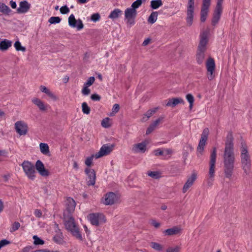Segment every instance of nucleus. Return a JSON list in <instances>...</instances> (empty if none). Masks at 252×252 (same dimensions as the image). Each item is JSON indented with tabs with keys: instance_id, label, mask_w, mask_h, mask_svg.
Listing matches in <instances>:
<instances>
[{
	"instance_id": "f257e3e1",
	"label": "nucleus",
	"mask_w": 252,
	"mask_h": 252,
	"mask_svg": "<svg viewBox=\"0 0 252 252\" xmlns=\"http://www.w3.org/2000/svg\"><path fill=\"white\" fill-rule=\"evenodd\" d=\"M234 138L232 132H228L225 143L223 154L224 172L226 177L230 178L234 168Z\"/></svg>"
},
{
	"instance_id": "f03ea898",
	"label": "nucleus",
	"mask_w": 252,
	"mask_h": 252,
	"mask_svg": "<svg viewBox=\"0 0 252 252\" xmlns=\"http://www.w3.org/2000/svg\"><path fill=\"white\" fill-rule=\"evenodd\" d=\"M64 225L66 229L70 231L72 235L82 240V235L72 216L65 218L63 217Z\"/></svg>"
},
{
	"instance_id": "7ed1b4c3",
	"label": "nucleus",
	"mask_w": 252,
	"mask_h": 252,
	"mask_svg": "<svg viewBox=\"0 0 252 252\" xmlns=\"http://www.w3.org/2000/svg\"><path fill=\"white\" fill-rule=\"evenodd\" d=\"M241 152V158L243 167L245 172L247 173L250 170L251 159L248 154L247 147L245 144H242Z\"/></svg>"
},
{
	"instance_id": "20e7f679",
	"label": "nucleus",
	"mask_w": 252,
	"mask_h": 252,
	"mask_svg": "<svg viewBox=\"0 0 252 252\" xmlns=\"http://www.w3.org/2000/svg\"><path fill=\"white\" fill-rule=\"evenodd\" d=\"M76 205V202L72 198L66 197L64 201V209L63 211V217L67 218L72 216Z\"/></svg>"
},
{
	"instance_id": "39448f33",
	"label": "nucleus",
	"mask_w": 252,
	"mask_h": 252,
	"mask_svg": "<svg viewBox=\"0 0 252 252\" xmlns=\"http://www.w3.org/2000/svg\"><path fill=\"white\" fill-rule=\"evenodd\" d=\"M23 170L27 177L33 180L35 178V170L34 165L31 162L24 160L22 164Z\"/></svg>"
},
{
	"instance_id": "423d86ee",
	"label": "nucleus",
	"mask_w": 252,
	"mask_h": 252,
	"mask_svg": "<svg viewBox=\"0 0 252 252\" xmlns=\"http://www.w3.org/2000/svg\"><path fill=\"white\" fill-rule=\"evenodd\" d=\"M217 158V149L216 147L213 148L211 153L209 160V177L210 179H213L215 176V164Z\"/></svg>"
},
{
	"instance_id": "0eeeda50",
	"label": "nucleus",
	"mask_w": 252,
	"mask_h": 252,
	"mask_svg": "<svg viewBox=\"0 0 252 252\" xmlns=\"http://www.w3.org/2000/svg\"><path fill=\"white\" fill-rule=\"evenodd\" d=\"M223 1V0H217V5L214 10L212 19V25L213 26H216L220 19V16L222 12V4Z\"/></svg>"
},
{
	"instance_id": "6e6552de",
	"label": "nucleus",
	"mask_w": 252,
	"mask_h": 252,
	"mask_svg": "<svg viewBox=\"0 0 252 252\" xmlns=\"http://www.w3.org/2000/svg\"><path fill=\"white\" fill-rule=\"evenodd\" d=\"M206 67L207 70V77L210 80H212L215 77L214 74L216 68L215 60L213 58L209 57L206 61Z\"/></svg>"
},
{
	"instance_id": "1a4fd4ad",
	"label": "nucleus",
	"mask_w": 252,
	"mask_h": 252,
	"mask_svg": "<svg viewBox=\"0 0 252 252\" xmlns=\"http://www.w3.org/2000/svg\"><path fill=\"white\" fill-rule=\"evenodd\" d=\"M14 126L16 132L20 135H25L28 132V126L24 121H17L15 123Z\"/></svg>"
},
{
	"instance_id": "9d476101",
	"label": "nucleus",
	"mask_w": 252,
	"mask_h": 252,
	"mask_svg": "<svg viewBox=\"0 0 252 252\" xmlns=\"http://www.w3.org/2000/svg\"><path fill=\"white\" fill-rule=\"evenodd\" d=\"M89 219L93 225L97 226L100 223L105 222L106 221L104 215L100 213H93L89 215Z\"/></svg>"
},
{
	"instance_id": "9b49d317",
	"label": "nucleus",
	"mask_w": 252,
	"mask_h": 252,
	"mask_svg": "<svg viewBox=\"0 0 252 252\" xmlns=\"http://www.w3.org/2000/svg\"><path fill=\"white\" fill-rule=\"evenodd\" d=\"M211 0H203L200 12V20L202 22L205 21L209 9L211 4Z\"/></svg>"
},
{
	"instance_id": "f8f14e48",
	"label": "nucleus",
	"mask_w": 252,
	"mask_h": 252,
	"mask_svg": "<svg viewBox=\"0 0 252 252\" xmlns=\"http://www.w3.org/2000/svg\"><path fill=\"white\" fill-rule=\"evenodd\" d=\"M208 31H204L201 33L200 37L199 44L198 47V51H205L206 50V45L208 42Z\"/></svg>"
},
{
	"instance_id": "ddd939ff",
	"label": "nucleus",
	"mask_w": 252,
	"mask_h": 252,
	"mask_svg": "<svg viewBox=\"0 0 252 252\" xmlns=\"http://www.w3.org/2000/svg\"><path fill=\"white\" fill-rule=\"evenodd\" d=\"M85 172L88 176L87 185L88 186L94 185L96 179V173L95 171L90 167H87L85 169Z\"/></svg>"
},
{
	"instance_id": "4468645a",
	"label": "nucleus",
	"mask_w": 252,
	"mask_h": 252,
	"mask_svg": "<svg viewBox=\"0 0 252 252\" xmlns=\"http://www.w3.org/2000/svg\"><path fill=\"white\" fill-rule=\"evenodd\" d=\"M136 10L133 8H128L125 10V17L127 20V23L133 25L134 23V19L136 15Z\"/></svg>"
},
{
	"instance_id": "2eb2a0df",
	"label": "nucleus",
	"mask_w": 252,
	"mask_h": 252,
	"mask_svg": "<svg viewBox=\"0 0 252 252\" xmlns=\"http://www.w3.org/2000/svg\"><path fill=\"white\" fill-rule=\"evenodd\" d=\"M113 148V146H109L106 144L103 145L101 147L99 151L95 154V158H98L109 155L112 151Z\"/></svg>"
},
{
	"instance_id": "dca6fc26",
	"label": "nucleus",
	"mask_w": 252,
	"mask_h": 252,
	"mask_svg": "<svg viewBox=\"0 0 252 252\" xmlns=\"http://www.w3.org/2000/svg\"><path fill=\"white\" fill-rule=\"evenodd\" d=\"M69 25L72 27H76L78 30L83 28L84 25L80 19L76 20L73 14H71L68 18Z\"/></svg>"
},
{
	"instance_id": "f3484780",
	"label": "nucleus",
	"mask_w": 252,
	"mask_h": 252,
	"mask_svg": "<svg viewBox=\"0 0 252 252\" xmlns=\"http://www.w3.org/2000/svg\"><path fill=\"white\" fill-rule=\"evenodd\" d=\"M35 166L36 170L41 176L47 177L49 175V171L47 169H45L43 163L41 160H38L36 162Z\"/></svg>"
},
{
	"instance_id": "a211bd4d",
	"label": "nucleus",
	"mask_w": 252,
	"mask_h": 252,
	"mask_svg": "<svg viewBox=\"0 0 252 252\" xmlns=\"http://www.w3.org/2000/svg\"><path fill=\"white\" fill-rule=\"evenodd\" d=\"M117 199V196L114 192H109L105 194L104 203L105 205H112L116 201Z\"/></svg>"
},
{
	"instance_id": "6ab92c4d",
	"label": "nucleus",
	"mask_w": 252,
	"mask_h": 252,
	"mask_svg": "<svg viewBox=\"0 0 252 252\" xmlns=\"http://www.w3.org/2000/svg\"><path fill=\"white\" fill-rule=\"evenodd\" d=\"M197 177V174L195 173H193L190 177L188 178L187 182L184 186L183 189V192L185 193L187 192L188 189L193 185L194 182L196 180Z\"/></svg>"
},
{
	"instance_id": "aec40b11",
	"label": "nucleus",
	"mask_w": 252,
	"mask_h": 252,
	"mask_svg": "<svg viewBox=\"0 0 252 252\" xmlns=\"http://www.w3.org/2000/svg\"><path fill=\"white\" fill-rule=\"evenodd\" d=\"M194 6H188L187 17L186 18L187 23L189 26H191L192 24L193 18Z\"/></svg>"
},
{
	"instance_id": "412c9836",
	"label": "nucleus",
	"mask_w": 252,
	"mask_h": 252,
	"mask_svg": "<svg viewBox=\"0 0 252 252\" xmlns=\"http://www.w3.org/2000/svg\"><path fill=\"white\" fill-rule=\"evenodd\" d=\"M32 102L36 105L41 111H46L47 110L48 105L45 104L40 99L34 97L32 99Z\"/></svg>"
},
{
	"instance_id": "4be33fe9",
	"label": "nucleus",
	"mask_w": 252,
	"mask_h": 252,
	"mask_svg": "<svg viewBox=\"0 0 252 252\" xmlns=\"http://www.w3.org/2000/svg\"><path fill=\"white\" fill-rule=\"evenodd\" d=\"M184 100L181 98H173L169 99L166 105L167 106L175 107L179 103H184Z\"/></svg>"
},
{
	"instance_id": "5701e85b",
	"label": "nucleus",
	"mask_w": 252,
	"mask_h": 252,
	"mask_svg": "<svg viewBox=\"0 0 252 252\" xmlns=\"http://www.w3.org/2000/svg\"><path fill=\"white\" fill-rule=\"evenodd\" d=\"M147 143L146 142H144L141 143H138L133 145V150L135 152L141 151L143 153L145 152L146 149Z\"/></svg>"
},
{
	"instance_id": "b1692460",
	"label": "nucleus",
	"mask_w": 252,
	"mask_h": 252,
	"mask_svg": "<svg viewBox=\"0 0 252 252\" xmlns=\"http://www.w3.org/2000/svg\"><path fill=\"white\" fill-rule=\"evenodd\" d=\"M181 229L177 226L173 227V228L167 229L165 230L164 233L168 235H173L177 234L180 233Z\"/></svg>"
},
{
	"instance_id": "393cba45",
	"label": "nucleus",
	"mask_w": 252,
	"mask_h": 252,
	"mask_svg": "<svg viewBox=\"0 0 252 252\" xmlns=\"http://www.w3.org/2000/svg\"><path fill=\"white\" fill-rule=\"evenodd\" d=\"M30 8V4L26 0L20 3L19 10L22 13L27 12Z\"/></svg>"
},
{
	"instance_id": "a878e982",
	"label": "nucleus",
	"mask_w": 252,
	"mask_h": 252,
	"mask_svg": "<svg viewBox=\"0 0 252 252\" xmlns=\"http://www.w3.org/2000/svg\"><path fill=\"white\" fill-rule=\"evenodd\" d=\"M207 139L200 138L198 146L197 148V152L202 155L204 151V148L206 144Z\"/></svg>"
},
{
	"instance_id": "bb28decb",
	"label": "nucleus",
	"mask_w": 252,
	"mask_h": 252,
	"mask_svg": "<svg viewBox=\"0 0 252 252\" xmlns=\"http://www.w3.org/2000/svg\"><path fill=\"white\" fill-rule=\"evenodd\" d=\"M11 46V42L7 39H4L0 43V49L1 50H6Z\"/></svg>"
},
{
	"instance_id": "cd10ccee",
	"label": "nucleus",
	"mask_w": 252,
	"mask_h": 252,
	"mask_svg": "<svg viewBox=\"0 0 252 252\" xmlns=\"http://www.w3.org/2000/svg\"><path fill=\"white\" fill-rule=\"evenodd\" d=\"M122 11L119 9H115L113 11H112L110 15H109V18L114 19L118 18L121 14Z\"/></svg>"
},
{
	"instance_id": "c85d7f7f",
	"label": "nucleus",
	"mask_w": 252,
	"mask_h": 252,
	"mask_svg": "<svg viewBox=\"0 0 252 252\" xmlns=\"http://www.w3.org/2000/svg\"><path fill=\"white\" fill-rule=\"evenodd\" d=\"M41 152L44 155L49 153V148L47 144L41 143L39 145Z\"/></svg>"
},
{
	"instance_id": "c756f323",
	"label": "nucleus",
	"mask_w": 252,
	"mask_h": 252,
	"mask_svg": "<svg viewBox=\"0 0 252 252\" xmlns=\"http://www.w3.org/2000/svg\"><path fill=\"white\" fill-rule=\"evenodd\" d=\"M162 5L161 0H154L151 1V6L153 9H156Z\"/></svg>"
},
{
	"instance_id": "7c9ffc66",
	"label": "nucleus",
	"mask_w": 252,
	"mask_h": 252,
	"mask_svg": "<svg viewBox=\"0 0 252 252\" xmlns=\"http://www.w3.org/2000/svg\"><path fill=\"white\" fill-rule=\"evenodd\" d=\"M173 154V151L170 149H166L163 151V155H162L163 159H168L171 158Z\"/></svg>"
},
{
	"instance_id": "2f4dec72",
	"label": "nucleus",
	"mask_w": 252,
	"mask_h": 252,
	"mask_svg": "<svg viewBox=\"0 0 252 252\" xmlns=\"http://www.w3.org/2000/svg\"><path fill=\"white\" fill-rule=\"evenodd\" d=\"M158 13L157 12H153L148 18V21L151 24L154 23L157 20Z\"/></svg>"
},
{
	"instance_id": "473e14b6",
	"label": "nucleus",
	"mask_w": 252,
	"mask_h": 252,
	"mask_svg": "<svg viewBox=\"0 0 252 252\" xmlns=\"http://www.w3.org/2000/svg\"><path fill=\"white\" fill-rule=\"evenodd\" d=\"M204 52L205 51H198L197 54L196 60L199 64L201 63L204 60L205 57Z\"/></svg>"
},
{
	"instance_id": "72a5a7b5",
	"label": "nucleus",
	"mask_w": 252,
	"mask_h": 252,
	"mask_svg": "<svg viewBox=\"0 0 252 252\" xmlns=\"http://www.w3.org/2000/svg\"><path fill=\"white\" fill-rule=\"evenodd\" d=\"M110 120V119L108 117L103 119V120L101 122L102 126L105 128L110 127L112 125Z\"/></svg>"
},
{
	"instance_id": "f704fd0d",
	"label": "nucleus",
	"mask_w": 252,
	"mask_h": 252,
	"mask_svg": "<svg viewBox=\"0 0 252 252\" xmlns=\"http://www.w3.org/2000/svg\"><path fill=\"white\" fill-rule=\"evenodd\" d=\"M10 9L9 8L3 3L0 2V11L4 14H8Z\"/></svg>"
},
{
	"instance_id": "c9c22d12",
	"label": "nucleus",
	"mask_w": 252,
	"mask_h": 252,
	"mask_svg": "<svg viewBox=\"0 0 252 252\" xmlns=\"http://www.w3.org/2000/svg\"><path fill=\"white\" fill-rule=\"evenodd\" d=\"M148 175L155 179H158L161 177V173L158 171H149L147 173Z\"/></svg>"
},
{
	"instance_id": "e433bc0d",
	"label": "nucleus",
	"mask_w": 252,
	"mask_h": 252,
	"mask_svg": "<svg viewBox=\"0 0 252 252\" xmlns=\"http://www.w3.org/2000/svg\"><path fill=\"white\" fill-rule=\"evenodd\" d=\"M20 227V224L18 221H15L14 223H12L11 225V227L10 228V232H13L18 230L19 227Z\"/></svg>"
},
{
	"instance_id": "4c0bfd02",
	"label": "nucleus",
	"mask_w": 252,
	"mask_h": 252,
	"mask_svg": "<svg viewBox=\"0 0 252 252\" xmlns=\"http://www.w3.org/2000/svg\"><path fill=\"white\" fill-rule=\"evenodd\" d=\"M82 111L84 114H89L90 112V108L86 102H83L82 105Z\"/></svg>"
},
{
	"instance_id": "58836bf2",
	"label": "nucleus",
	"mask_w": 252,
	"mask_h": 252,
	"mask_svg": "<svg viewBox=\"0 0 252 252\" xmlns=\"http://www.w3.org/2000/svg\"><path fill=\"white\" fill-rule=\"evenodd\" d=\"M61 19L59 17H51L49 19V22L51 24H57L61 22Z\"/></svg>"
},
{
	"instance_id": "ea45409f",
	"label": "nucleus",
	"mask_w": 252,
	"mask_h": 252,
	"mask_svg": "<svg viewBox=\"0 0 252 252\" xmlns=\"http://www.w3.org/2000/svg\"><path fill=\"white\" fill-rule=\"evenodd\" d=\"M33 239L34 240V244L36 245H43L44 243V241L40 239L37 236H33Z\"/></svg>"
},
{
	"instance_id": "a19ab883",
	"label": "nucleus",
	"mask_w": 252,
	"mask_h": 252,
	"mask_svg": "<svg viewBox=\"0 0 252 252\" xmlns=\"http://www.w3.org/2000/svg\"><path fill=\"white\" fill-rule=\"evenodd\" d=\"M14 47L17 51H25L26 50L25 48L21 46V44L19 41H17L15 43Z\"/></svg>"
},
{
	"instance_id": "79ce46f5",
	"label": "nucleus",
	"mask_w": 252,
	"mask_h": 252,
	"mask_svg": "<svg viewBox=\"0 0 252 252\" xmlns=\"http://www.w3.org/2000/svg\"><path fill=\"white\" fill-rule=\"evenodd\" d=\"M94 158V155H92L91 157H88L86 159L85 163L87 166H88V167L91 166V165L92 164Z\"/></svg>"
},
{
	"instance_id": "37998d69",
	"label": "nucleus",
	"mask_w": 252,
	"mask_h": 252,
	"mask_svg": "<svg viewBox=\"0 0 252 252\" xmlns=\"http://www.w3.org/2000/svg\"><path fill=\"white\" fill-rule=\"evenodd\" d=\"M181 248L180 246H176L174 248L170 247L166 250V252H180Z\"/></svg>"
},
{
	"instance_id": "c03bdc74",
	"label": "nucleus",
	"mask_w": 252,
	"mask_h": 252,
	"mask_svg": "<svg viewBox=\"0 0 252 252\" xmlns=\"http://www.w3.org/2000/svg\"><path fill=\"white\" fill-rule=\"evenodd\" d=\"M151 247L153 249H154L156 250H158V251H160L162 249V247L161 245H160L159 244H158V243H156V242H152L151 243Z\"/></svg>"
},
{
	"instance_id": "a18cd8bd",
	"label": "nucleus",
	"mask_w": 252,
	"mask_h": 252,
	"mask_svg": "<svg viewBox=\"0 0 252 252\" xmlns=\"http://www.w3.org/2000/svg\"><path fill=\"white\" fill-rule=\"evenodd\" d=\"M142 0H137L131 5L132 8L135 9L136 8L139 7L142 4Z\"/></svg>"
},
{
	"instance_id": "49530a36",
	"label": "nucleus",
	"mask_w": 252,
	"mask_h": 252,
	"mask_svg": "<svg viewBox=\"0 0 252 252\" xmlns=\"http://www.w3.org/2000/svg\"><path fill=\"white\" fill-rule=\"evenodd\" d=\"M186 98L189 103L190 107H191L194 101L193 96L191 94H189L186 95Z\"/></svg>"
},
{
	"instance_id": "de8ad7c7",
	"label": "nucleus",
	"mask_w": 252,
	"mask_h": 252,
	"mask_svg": "<svg viewBox=\"0 0 252 252\" xmlns=\"http://www.w3.org/2000/svg\"><path fill=\"white\" fill-rule=\"evenodd\" d=\"M156 128V126L152 123L150 125V126L147 128L146 134L147 135L151 133L155 128Z\"/></svg>"
},
{
	"instance_id": "09e8293b",
	"label": "nucleus",
	"mask_w": 252,
	"mask_h": 252,
	"mask_svg": "<svg viewBox=\"0 0 252 252\" xmlns=\"http://www.w3.org/2000/svg\"><path fill=\"white\" fill-rule=\"evenodd\" d=\"M208 133L209 129L208 128H205V129H204L203 131V132L201 134V138H203L207 140Z\"/></svg>"
},
{
	"instance_id": "8fccbe9b",
	"label": "nucleus",
	"mask_w": 252,
	"mask_h": 252,
	"mask_svg": "<svg viewBox=\"0 0 252 252\" xmlns=\"http://www.w3.org/2000/svg\"><path fill=\"white\" fill-rule=\"evenodd\" d=\"M94 81H95V78L94 77H90L88 79L87 81L84 84V85L89 87V86H91L94 82Z\"/></svg>"
},
{
	"instance_id": "3c124183",
	"label": "nucleus",
	"mask_w": 252,
	"mask_h": 252,
	"mask_svg": "<svg viewBox=\"0 0 252 252\" xmlns=\"http://www.w3.org/2000/svg\"><path fill=\"white\" fill-rule=\"evenodd\" d=\"M89 86L84 85L82 93L84 95H88L90 93V90L88 88Z\"/></svg>"
},
{
	"instance_id": "603ef678",
	"label": "nucleus",
	"mask_w": 252,
	"mask_h": 252,
	"mask_svg": "<svg viewBox=\"0 0 252 252\" xmlns=\"http://www.w3.org/2000/svg\"><path fill=\"white\" fill-rule=\"evenodd\" d=\"M100 18V15L98 13H94L92 15L91 20L94 21H96L99 20Z\"/></svg>"
},
{
	"instance_id": "864d4df0",
	"label": "nucleus",
	"mask_w": 252,
	"mask_h": 252,
	"mask_svg": "<svg viewBox=\"0 0 252 252\" xmlns=\"http://www.w3.org/2000/svg\"><path fill=\"white\" fill-rule=\"evenodd\" d=\"M154 153L156 156H162L163 155V151L159 148L154 150Z\"/></svg>"
},
{
	"instance_id": "5fc2aeb1",
	"label": "nucleus",
	"mask_w": 252,
	"mask_h": 252,
	"mask_svg": "<svg viewBox=\"0 0 252 252\" xmlns=\"http://www.w3.org/2000/svg\"><path fill=\"white\" fill-rule=\"evenodd\" d=\"M69 11V9L66 5L61 7L60 8V12L62 14H66L68 13Z\"/></svg>"
},
{
	"instance_id": "6e6d98bb",
	"label": "nucleus",
	"mask_w": 252,
	"mask_h": 252,
	"mask_svg": "<svg viewBox=\"0 0 252 252\" xmlns=\"http://www.w3.org/2000/svg\"><path fill=\"white\" fill-rule=\"evenodd\" d=\"M9 244H10V242L5 239H3V240L0 241V249L2 247H3L7 245H8Z\"/></svg>"
},
{
	"instance_id": "4d7b16f0",
	"label": "nucleus",
	"mask_w": 252,
	"mask_h": 252,
	"mask_svg": "<svg viewBox=\"0 0 252 252\" xmlns=\"http://www.w3.org/2000/svg\"><path fill=\"white\" fill-rule=\"evenodd\" d=\"M163 119V117H159L156 121L153 122V124L157 127L159 124L162 122Z\"/></svg>"
},
{
	"instance_id": "13d9d810",
	"label": "nucleus",
	"mask_w": 252,
	"mask_h": 252,
	"mask_svg": "<svg viewBox=\"0 0 252 252\" xmlns=\"http://www.w3.org/2000/svg\"><path fill=\"white\" fill-rule=\"evenodd\" d=\"M34 214L37 218H40L42 215V213L40 210L36 209L34 211Z\"/></svg>"
},
{
	"instance_id": "bf43d9fd",
	"label": "nucleus",
	"mask_w": 252,
	"mask_h": 252,
	"mask_svg": "<svg viewBox=\"0 0 252 252\" xmlns=\"http://www.w3.org/2000/svg\"><path fill=\"white\" fill-rule=\"evenodd\" d=\"M91 99L94 101H99L100 99V96L96 94H93L91 96Z\"/></svg>"
},
{
	"instance_id": "052dcab7",
	"label": "nucleus",
	"mask_w": 252,
	"mask_h": 252,
	"mask_svg": "<svg viewBox=\"0 0 252 252\" xmlns=\"http://www.w3.org/2000/svg\"><path fill=\"white\" fill-rule=\"evenodd\" d=\"M119 109H120V106L118 104H115L113 105V109H112L113 112L117 113L119 111Z\"/></svg>"
},
{
	"instance_id": "680f3d73",
	"label": "nucleus",
	"mask_w": 252,
	"mask_h": 252,
	"mask_svg": "<svg viewBox=\"0 0 252 252\" xmlns=\"http://www.w3.org/2000/svg\"><path fill=\"white\" fill-rule=\"evenodd\" d=\"M49 97H50L51 99L56 100L57 99V96L52 92H50V93L48 95Z\"/></svg>"
},
{
	"instance_id": "e2e57ef3",
	"label": "nucleus",
	"mask_w": 252,
	"mask_h": 252,
	"mask_svg": "<svg viewBox=\"0 0 252 252\" xmlns=\"http://www.w3.org/2000/svg\"><path fill=\"white\" fill-rule=\"evenodd\" d=\"M40 90L42 92L44 93H46L49 90V89L47 88L42 85L40 86Z\"/></svg>"
},
{
	"instance_id": "0e129e2a",
	"label": "nucleus",
	"mask_w": 252,
	"mask_h": 252,
	"mask_svg": "<svg viewBox=\"0 0 252 252\" xmlns=\"http://www.w3.org/2000/svg\"><path fill=\"white\" fill-rule=\"evenodd\" d=\"M151 224L156 228H158L160 226V223L157 222L155 220H152Z\"/></svg>"
},
{
	"instance_id": "69168bd1",
	"label": "nucleus",
	"mask_w": 252,
	"mask_h": 252,
	"mask_svg": "<svg viewBox=\"0 0 252 252\" xmlns=\"http://www.w3.org/2000/svg\"><path fill=\"white\" fill-rule=\"evenodd\" d=\"M10 4L11 7L12 8H13V9L16 8L17 5L15 1H13L12 0L10 1Z\"/></svg>"
},
{
	"instance_id": "338daca9",
	"label": "nucleus",
	"mask_w": 252,
	"mask_h": 252,
	"mask_svg": "<svg viewBox=\"0 0 252 252\" xmlns=\"http://www.w3.org/2000/svg\"><path fill=\"white\" fill-rule=\"evenodd\" d=\"M145 116H146L147 119L145 120H147L150 117H151L152 116V114L148 110L146 113L144 115Z\"/></svg>"
},
{
	"instance_id": "774afa93",
	"label": "nucleus",
	"mask_w": 252,
	"mask_h": 252,
	"mask_svg": "<svg viewBox=\"0 0 252 252\" xmlns=\"http://www.w3.org/2000/svg\"><path fill=\"white\" fill-rule=\"evenodd\" d=\"M194 0H189L188 5L189 6H194Z\"/></svg>"
}]
</instances>
